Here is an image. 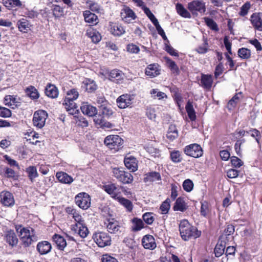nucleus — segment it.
I'll list each match as a JSON object with an SVG mask.
<instances>
[{"instance_id":"nucleus-1","label":"nucleus","mask_w":262,"mask_h":262,"mask_svg":"<svg viewBox=\"0 0 262 262\" xmlns=\"http://www.w3.org/2000/svg\"><path fill=\"white\" fill-rule=\"evenodd\" d=\"M179 231L181 236L184 241L190 238H196L201 235V231L189 224L186 220L181 221L179 224Z\"/></svg>"},{"instance_id":"nucleus-2","label":"nucleus","mask_w":262,"mask_h":262,"mask_svg":"<svg viewBox=\"0 0 262 262\" xmlns=\"http://www.w3.org/2000/svg\"><path fill=\"white\" fill-rule=\"evenodd\" d=\"M16 231L24 247H28L38 239L35 231L32 228L23 227L21 226L16 227Z\"/></svg>"},{"instance_id":"nucleus-3","label":"nucleus","mask_w":262,"mask_h":262,"mask_svg":"<svg viewBox=\"0 0 262 262\" xmlns=\"http://www.w3.org/2000/svg\"><path fill=\"white\" fill-rule=\"evenodd\" d=\"M79 93L75 89H71L67 92V96L65 98L63 104L69 114L73 115L76 112L77 107L74 100L77 99Z\"/></svg>"},{"instance_id":"nucleus-4","label":"nucleus","mask_w":262,"mask_h":262,"mask_svg":"<svg viewBox=\"0 0 262 262\" xmlns=\"http://www.w3.org/2000/svg\"><path fill=\"white\" fill-rule=\"evenodd\" d=\"M188 10L193 15L204 13L206 11L205 3L203 0H194L187 5Z\"/></svg>"},{"instance_id":"nucleus-5","label":"nucleus","mask_w":262,"mask_h":262,"mask_svg":"<svg viewBox=\"0 0 262 262\" xmlns=\"http://www.w3.org/2000/svg\"><path fill=\"white\" fill-rule=\"evenodd\" d=\"M48 116L45 111L40 110L35 111L33 118V125L38 128H42L45 125Z\"/></svg>"},{"instance_id":"nucleus-6","label":"nucleus","mask_w":262,"mask_h":262,"mask_svg":"<svg viewBox=\"0 0 262 262\" xmlns=\"http://www.w3.org/2000/svg\"><path fill=\"white\" fill-rule=\"evenodd\" d=\"M104 142L109 148L117 151L122 145L123 141L118 135H110L105 138Z\"/></svg>"},{"instance_id":"nucleus-7","label":"nucleus","mask_w":262,"mask_h":262,"mask_svg":"<svg viewBox=\"0 0 262 262\" xmlns=\"http://www.w3.org/2000/svg\"><path fill=\"white\" fill-rule=\"evenodd\" d=\"M114 176L120 182L124 184H129L133 180V176L129 172L114 168L113 170Z\"/></svg>"},{"instance_id":"nucleus-8","label":"nucleus","mask_w":262,"mask_h":262,"mask_svg":"<svg viewBox=\"0 0 262 262\" xmlns=\"http://www.w3.org/2000/svg\"><path fill=\"white\" fill-rule=\"evenodd\" d=\"M93 238L98 246L100 247H104L111 244V238L106 233L99 232L93 235Z\"/></svg>"},{"instance_id":"nucleus-9","label":"nucleus","mask_w":262,"mask_h":262,"mask_svg":"<svg viewBox=\"0 0 262 262\" xmlns=\"http://www.w3.org/2000/svg\"><path fill=\"white\" fill-rule=\"evenodd\" d=\"M184 152L186 155L195 158H199L203 155L202 147L200 145L195 143L185 146Z\"/></svg>"},{"instance_id":"nucleus-10","label":"nucleus","mask_w":262,"mask_h":262,"mask_svg":"<svg viewBox=\"0 0 262 262\" xmlns=\"http://www.w3.org/2000/svg\"><path fill=\"white\" fill-rule=\"evenodd\" d=\"M76 204L83 209H87L91 205V199L86 193H79L75 196Z\"/></svg>"},{"instance_id":"nucleus-11","label":"nucleus","mask_w":262,"mask_h":262,"mask_svg":"<svg viewBox=\"0 0 262 262\" xmlns=\"http://www.w3.org/2000/svg\"><path fill=\"white\" fill-rule=\"evenodd\" d=\"M0 202L3 206L10 207L14 205L15 200L10 192L3 191L0 193Z\"/></svg>"},{"instance_id":"nucleus-12","label":"nucleus","mask_w":262,"mask_h":262,"mask_svg":"<svg viewBox=\"0 0 262 262\" xmlns=\"http://www.w3.org/2000/svg\"><path fill=\"white\" fill-rule=\"evenodd\" d=\"M121 19L126 23H130L135 20L137 16L135 13L128 7H124L120 13Z\"/></svg>"},{"instance_id":"nucleus-13","label":"nucleus","mask_w":262,"mask_h":262,"mask_svg":"<svg viewBox=\"0 0 262 262\" xmlns=\"http://www.w3.org/2000/svg\"><path fill=\"white\" fill-rule=\"evenodd\" d=\"M133 96L129 94L122 95L117 99L118 106L120 108H125L133 103Z\"/></svg>"},{"instance_id":"nucleus-14","label":"nucleus","mask_w":262,"mask_h":262,"mask_svg":"<svg viewBox=\"0 0 262 262\" xmlns=\"http://www.w3.org/2000/svg\"><path fill=\"white\" fill-rule=\"evenodd\" d=\"M250 20L255 29L262 31V13H253L250 16Z\"/></svg>"},{"instance_id":"nucleus-15","label":"nucleus","mask_w":262,"mask_h":262,"mask_svg":"<svg viewBox=\"0 0 262 262\" xmlns=\"http://www.w3.org/2000/svg\"><path fill=\"white\" fill-rule=\"evenodd\" d=\"M105 224L107 230L112 234L117 233L120 230V226L118 222L114 219H108Z\"/></svg>"},{"instance_id":"nucleus-16","label":"nucleus","mask_w":262,"mask_h":262,"mask_svg":"<svg viewBox=\"0 0 262 262\" xmlns=\"http://www.w3.org/2000/svg\"><path fill=\"white\" fill-rule=\"evenodd\" d=\"M80 109L83 114L89 117H93L97 113L96 107L89 104L88 102L83 103Z\"/></svg>"},{"instance_id":"nucleus-17","label":"nucleus","mask_w":262,"mask_h":262,"mask_svg":"<svg viewBox=\"0 0 262 262\" xmlns=\"http://www.w3.org/2000/svg\"><path fill=\"white\" fill-rule=\"evenodd\" d=\"M161 69L157 63L148 65L145 69V74L150 77H155L160 74Z\"/></svg>"},{"instance_id":"nucleus-18","label":"nucleus","mask_w":262,"mask_h":262,"mask_svg":"<svg viewBox=\"0 0 262 262\" xmlns=\"http://www.w3.org/2000/svg\"><path fill=\"white\" fill-rule=\"evenodd\" d=\"M20 99L16 96L12 95H7L4 98V102L6 105L14 109L20 105Z\"/></svg>"},{"instance_id":"nucleus-19","label":"nucleus","mask_w":262,"mask_h":262,"mask_svg":"<svg viewBox=\"0 0 262 262\" xmlns=\"http://www.w3.org/2000/svg\"><path fill=\"white\" fill-rule=\"evenodd\" d=\"M104 190L111 196L117 200L120 196L121 193L120 188L117 187L114 184H108L104 186Z\"/></svg>"},{"instance_id":"nucleus-20","label":"nucleus","mask_w":262,"mask_h":262,"mask_svg":"<svg viewBox=\"0 0 262 262\" xmlns=\"http://www.w3.org/2000/svg\"><path fill=\"white\" fill-rule=\"evenodd\" d=\"M142 244L144 248L154 249L156 247L154 237L151 235H145L142 239Z\"/></svg>"},{"instance_id":"nucleus-21","label":"nucleus","mask_w":262,"mask_h":262,"mask_svg":"<svg viewBox=\"0 0 262 262\" xmlns=\"http://www.w3.org/2000/svg\"><path fill=\"white\" fill-rule=\"evenodd\" d=\"M125 166L132 172L136 171L138 169V164L136 159L133 157L129 156L125 157L124 160Z\"/></svg>"},{"instance_id":"nucleus-22","label":"nucleus","mask_w":262,"mask_h":262,"mask_svg":"<svg viewBox=\"0 0 262 262\" xmlns=\"http://www.w3.org/2000/svg\"><path fill=\"white\" fill-rule=\"evenodd\" d=\"M108 76L111 80L120 83L123 80L124 74L122 71L114 69L110 72Z\"/></svg>"},{"instance_id":"nucleus-23","label":"nucleus","mask_w":262,"mask_h":262,"mask_svg":"<svg viewBox=\"0 0 262 262\" xmlns=\"http://www.w3.org/2000/svg\"><path fill=\"white\" fill-rule=\"evenodd\" d=\"M36 248L41 255H43L50 252L52 246L49 242L47 241H42L37 244Z\"/></svg>"},{"instance_id":"nucleus-24","label":"nucleus","mask_w":262,"mask_h":262,"mask_svg":"<svg viewBox=\"0 0 262 262\" xmlns=\"http://www.w3.org/2000/svg\"><path fill=\"white\" fill-rule=\"evenodd\" d=\"M86 35L91 39L92 42L95 43H98L101 39V36L100 33L92 28H90L86 30Z\"/></svg>"},{"instance_id":"nucleus-25","label":"nucleus","mask_w":262,"mask_h":262,"mask_svg":"<svg viewBox=\"0 0 262 262\" xmlns=\"http://www.w3.org/2000/svg\"><path fill=\"white\" fill-rule=\"evenodd\" d=\"M5 238L6 242L11 246H14L17 244L18 238L14 232L12 230H9L6 232Z\"/></svg>"},{"instance_id":"nucleus-26","label":"nucleus","mask_w":262,"mask_h":262,"mask_svg":"<svg viewBox=\"0 0 262 262\" xmlns=\"http://www.w3.org/2000/svg\"><path fill=\"white\" fill-rule=\"evenodd\" d=\"M56 177L60 183L63 184H70L73 181V179L72 177L62 171L57 172L56 174Z\"/></svg>"},{"instance_id":"nucleus-27","label":"nucleus","mask_w":262,"mask_h":262,"mask_svg":"<svg viewBox=\"0 0 262 262\" xmlns=\"http://www.w3.org/2000/svg\"><path fill=\"white\" fill-rule=\"evenodd\" d=\"M17 26L20 32L26 33L31 29L32 25L26 18H21L17 22Z\"/></svg>"},{"instance_id":"nucleus-28","label":"nucleus","mask_w":262,"mask_h":262,"mask_svg":"<svg viewBox=\"0 0 262 262\" xmlns=\"http://www.w3.org/2000/svg\"><path fill=\"white\" fill-rule=\"evenodd\" d=\"M83 16L84 20L86 23L96 25L98 23V18L97 16L91 12L90 11H85L83 12Z\"/></svg>"},{"instance_id":"nucleus-29","label":"nucleus","mask_w":262,"mask_h":262,"mask_svg":"<svg viewBox=\"0 0 262 262\" xmlns=\"http://www.w3.org/2000/svg\"><path fill=\"white\" fill-rule=\"evenodd\" d=\"M110 32L114 36H120L124 34L125 31L122 25L114 24L111 25Z\"/></svg>"},{"instance_id":"nucleus-30","label":"nucleus","mask_w":262,"mask_h":262,"mask_svg":"<svg viewBox=\"0 0 262 262\" xmlns=\"http://www.w3.org/2000/svg\"><path fill=\"white\" fill-rule=\"evenodd\" d=\"M73 229L77 231L78 234L82 238H85L89 234V230L85 223L81 224L80 225L73 226Z\"/></svg>"},{"instance_id":"nucleus-31","label":"nucleus","mask_w":262,"mask_h":262,"mask_svg":"<svg viewBox=\"0 0 262 262\" xmlns=\"http://www.w3.org/2000/svg\"><path fill=\"white\" fill-rule=\"evenodd\" d=\"M187 206L184 199L181 197L178 198L174 203L173 210L174 211L184 212L187 209Z\"/></svg>"},{"instance_id":"nucleus-32","label":"nucleus","mask_w":262,"mask_h":262,"mask_svg":"<svg viewBox=\"0 0 262 262\" xmlns=\"http://www.w3.org/2000/svg\"><path fill=\"white\" fill-rule=\"evenodd\" d=\"M212 77L211 75L203 74L201 80L202 86L206 89H210L212 84Z\"/></svg>"},{"instance_id":"nucleus-33","label":"nucleus","mask_w":262,"mask_h":262,"mask_svg":"<svg viewBox=\"0 0 262 262\" xmlns=\"http://www.w3.org/2000/svg\"><path fill=\"white\" fill-rule=\"evenodd\" d=\"M53 239L54 242L57 245L58 249L63 250L67 246V242L66 239L62 236L58 234H54L53 236Z\"/></svg>"},{"instance_id":"nucleus-34","label":"nucleus","mask_w":262,"mask_h":262,"mask_svg":"<svg viewBox=\"0 0 262 262\" xmlns=\"http://www.w3.org/2000/svg\"><path fill=\"white\" fill-rule=\"evenodd\" d=\"M46 95L50 98H55L58 96V90L55 85L49 84L45 89Z\"/></svg>"},{"instance_id":"nucleus-35","label":"nucleus","mask_w":262,"mask_h":262,"mask_svg":"<svg viewBox=\"0 0 262 262\" xmlns=\"http://www.w3.org/2000/svg\"><path fill=\"white\" fill-rule=\"evenodd\" d=\"M26 172L30 180L33 182L35 179L38 177V173L36 167L34 166H30L26 168Z\"/></svg>"},{"instance_id":"nucleus-36","label":"nucleus","mask_w":262,"mask_h":262,"mask_svg":"<svg viewBox=\"0 0 262 262\" xmlns=\"http://www.w3.org/2000/svg\"><path fill=\"white\" fill-rule=\"evenodd\" d=\"M164 59L166 61L167 66L170 69L172 73L176 75H179L180 73V70L176 62L168 57H166Z\"/></svg>"},{"instance_id":"nucleus-37","label":"nucleus","mask_w":262,"mask_h":262,"mask_svg":"<svg viewBox=\"0 0 262 262\" xmlns=\"http://www.w3.org/2000/svg\"><path fill=\"white\" fill-rule=\"evenodd\" d=\"M185 108L190 119L191 121H194L196 119L195 112L193 108L192 103L189 100L187 102Z\"/></svg>"},{"instance_id":"nucleus-38","label":"nucleus","mask_w":262,"mask_h":262,"mask_svg":"<svg viewBox=\"0 0 262 262\" xmlns=\"http://www.w3.org/2000/svg\"><path fill=\"white\" fill-rule=\"evenodd\" d=\"M177 13L182 17L190 18V13L184 7L182 4L178 3L176 6Z\"/></svg>"},{"instance_id":"nucleus-39","label":"nucleus","mask_w":262,"mask_h":262,"mask_svg":"<svg viewBox=\"0 0 262 262\" xmlns=\"http://www.w3.org/2000/svg\"><path fill=\"white\" fill-rule=\"evenodd\" d=\"M3 3L9 9L21 6V2L19 0H3Z\"/></svg>"},{"instance_id":"nucleus-40","label":"nucleus","mask_w":262,"mask_h":262,"mask_svg":"<svg viewBox=\"0 0 262 262\" xmlns=\"http://www.w3.org/2000/svg\"><path fill=\"white\" fill-rule=\"evenodd\" d=\"M94 121L96 125H99L100 127L103 128H110L112 126V124L110 122L106 121L103 117L101 116L95 117L94 119Z\"/></svg>"},{"instance_id":"nucleus-41","label":"nucleus","mask_w":262,"mask_h":262,"mask_svg":"<svg viewBox=\"0 0 262 262\" xmlns=\"http://www.w3.org/2000/svg\"><path fill=\"white\" fill-rule=\"evenodd\" d=\"M27 95L32 99H37L39 97V94L36 89L33 86H30L26 90Z\"/></svg>"},{"instance_id":"nucleus-42","label":"nucleus","mask_w":262,"mask_h":262,"mask_svg":"<svg viewBox=\"0 0 262 262\" xmlns=\"http://www.w3.org/2000/svg\"><path fill=\"white\" fill-rule=\"evenodd\" d=\"M52 10L55 18H59L64 15V9L59 5H53Z\"/></svg>"},{"instance_id":"nucleus-43","label":"nucleus","mask_w":262,"mask_h":262,"mask_svg":"<svg viewBox=\"0 0 262 262\" xmlns=\"http://www.w3.org/2000/svg\"><path fill=\"white\" fill-rule=\"evenodd\" d=\"M146 177L144 178V181L153 182L161 179V176L159 172L153 171L148 172L146 174Z\"/></svg>"},{"instance_id":"nucleus-44","label":"nucleus","mask_w":262,"mask_h":262,"mask_svg":"<svg viewBox=\"0 0 262 262\" xmlns=\"http://www.w3.org/2000/svg\"><path fill=\"white\" fill-rule=\"evenodd\" d=\"M85 90L89 93H92L97 89V85L94 81L86 79L83 82Z\"/></svg>"},{"instance_id":"nucleus-45","label":"nucleus","mask_w":262,"mask_h":262,"mask_svg":"<svg viewBox=\"0 0 262 262\" xmlns=\"http://www.w3.org/2000/svg\"><path fill=\"white\" fill-rule=\"evenodd\" d=\"M237 54L238 56L242 59H248L251 57V51L246 48L239 49Z\"/></svg>"},{"instance_id":"nucleus-46","label":"nucleus","mask_w":262,"mask_h":262,"mask_svg":"<svg viewBox=\"0 0 262 262\" xmlns=\"http://www.w3.org/2000/svg\"><path fill=\"white\" fill-rule=\"evenodd\" d=\"M117 200L124 207H125L128 211H131L133 209V204L130 201L124 198L119 196Z\"/></svg>"},{"instance_id":"nucleus-47","label":"nucleus","mask_w":262,"mask_h":262,"mask_svg":"<svg viewBox=\"0 0 262 262\" xmlns=\"http://www.w3.org/2000/svg\"><path fill=\"white\" fill-rule=\"evenodd\" d=\"M132 230L138 231L144 227V223L141 219L134 218L133 221Z\"/></svg>"},{"instance_id":"nucleus-48","label":"nucleus","mask_w":262,"mask_h":262,"mask_svg":"<svg viewBox=\"0 0 262 262\" xmlns=\"http://www.w3.org/2000/svg\"><path fill=\"white\" fill-rule=\"evenodd\" d=\"M204 43L203 45L199 46L195 51L199 54H205L208 51V43L207 38H203Z\"/></svg>"},{"instance_id":"nucleus-49","label":"nucleus","mask_w":262,"mask_h":262,"mask_svg":"<svg viewBox=\"0 0 262 262\" xmlns=\"http://www.w3.org/2000/svg\"><path fill=\"white\" fill-rule=\"evenodd\" d=\"M225 245L222 243H217L215 247L214 252L216 257H220L224 253Z\"/></svg>"},{"instance_id":"nucleus-50","label":"nucleus","mask_w":262,"mask_h":262,"mask_svg":"<svg viewBox=\"0 0 262 262\" xmlns=\"http://www.w3.org/2000/svg\"><path fill=\"white\" fill-rule=\"evenodd\" d=\"M205 22L206 24L209 27L211 30L217 31H219V28L216 23L211 18L208 17H205Z\"/></svg>"},{"instance_id":"nucleus-51","label":"nucleus","mask_w":262,"mask_h":262,"mask_svg":"<svg viewBox=\"0 0 262 262\" xmlns=\"http://www.w3.org/2000/svg\"><path fill=\"white\" fill-rule=\"evenodd\" d=\"M170 159L174 163H179L182 161L181 153L179 150H173L170 152Z\"/></svg>"},{"instance_id":"nucleus-52","label":"nucleus","mask_w":262,"mask_h":262,"mask_svg":"<svg viewBox=\"0 0 262 262\" xmlns=\"http://www.w3.org/2000/svg\"><path fill=\"white\" fill-rule=\"evenodd\" d=\"M170 209V200L167 199L160 206V210L162 214H166L168 213Z\"/></svg>"},{"instance_id":"nucleus-53","label":"nucleus","mask_w":262,"mask_h":262,"mask_svg":"<svg viewBox=\"0 0 262 262\" xmlns=\"http://www.w3.org/2000/svg\"><path fill=\"white\" fill-rule=\"evenodd\" d=\"M239 98L238 97V94H235L232 98L229 101L228 103L227 107L229 110H232L234 108L239 101Z\"/></svg>"},{"instance_id":"nucleus-54","label":"nucleus","mask_w":262,"mask_h":262,"mask_svg":"<svg viewBox=\"0 0 262 262\" xmlns=\"http://www.w3.org/2000/svg\"><path fill=\"white\" fill-rule=\"evenodd\" d=\"M183 189L187 192H190L193 188V183L190 179L185 180L183 183Z\"/></svg>"},{"instance_id":"nucleus-55","label":"nucleus","mask_w":262,"mask_h":262,"mask_svg":"<svg viewBox=\"0 0 262 262\" xmlns=\"http://www.w3.org/2000/svg\"><path fill=\"white\" fill-rule=\"evenodd\" d=\"M251 5L249 2H246L245 3L241 8V10L239 12V14L242 16L246 15L250 8Z\"/></svg>"},{"instance_id":"nucleus-56","label":"nucleus","mask_w":262,"mask_h":262,"mask_svg":"<svg viewBox=\"0 0 262 262\" xmlns=\"http://www.w3.org/2000/svg\"><path fill=\"white\" fill-rule=\"evenodd\" d=\"M143 219L144 222L148 225L151 224L154 221V216L152 213L151 212H146L144 213L143 215Z\"/></svg>"},{"instance_id":"nucleus-57","label":"nucleus","mask_w":262,"mask_h":262,"mask_svg":"<svg viewBox=\"0 0 262 262\" xmlns=\"http://www.w3.org/2000/svg\"><path fill=\"white\" fill-rule=\"evenodd\" d=\"M101 113L102 115L107 117L113 114L112 110L110 107L104 106V105L101 106Z\"/></svg>"},{"instance_id":"nucleus-58","label":"nucleus","mask_w":262,"mask_h":262,"mask_svg":"<svg viewBox=\"0 0 262 262\" xmlns=\"http://www.w3.org/2000/svg\"><path fill=\"white\" fill-rule=\"evenodd\" d=\"M72 218L74 219L76 222L75 224L73 226L80 225L84 223L82 216L77 211L74 213V215H73Z\"/></svg>"},{"instance_id":"nucleus-59","label":"nucleus","mask_w":262,"mask_h":262,"mask_svg":"<svg viewBox=\"0 0 262 262\" xmlns=\"http://www.w3.org/2000/svg\"><path fill=\"white\" fill-rule=\"evenodd\" d=\"M11 116V111L6 107L0 106V116L4 118L10 117Z\"/></svg>"},{"instance_id":"nucleus-60","label":"nucleus","mask_w":262,"mask_h":262,"mask_svg":"<svg viewBox=\"0 0 262 262\" xmlns=\"http://www.w3.org/2000/svg\"><path fill=\"white\" fill-rule=\"evenodd\" d=\"M127 51L130 53L137 54L140 51L139 47L133 43L129 44L126 48Z\"/></svg>"},{"instance_id":"nucleus-61","label":"nucleus","mask_w":262,"mask_h":262,"mask_svg":"<svg viewBox=\"0 0 262 262\" xmlns=\"http://www.w3.org/2000/svg\"><path fill=\"white\" fill-rule=\"evenodd\" d=\"M231 162L232 165L235 167H239L243 164L241 159L234 156L231 158Z\"/></svg>"},{"instance_id":"nucleus-62","label":"nucleus","mask_w":262,"mask_h":262,"mask_svg":"<svg viewBox=\"0 0 262 262\" xmlns=\"http://www.w3.org/2000/svg\"><path fill=\"white\" fill-rule=\"evenodd\" d=\"M239 171L234 169H230L227 171V176L229 178L233 179L238 176Z\"/></svg>"},{"instance_id":"nucleus-63","label":"nucleus","mask_w":262,"mask_h":262,"mask_svg":"<svg viewBox=\"0 0 262 262\" xmlns=\"http://www.w3.org/2000/svg\"><path fill=\"white\" fill-rule=\"evenodd\" d=\"M146 114L147 117L151 120L154 119L156 118L155 111L152 108L148 107L146 110Z\"/></svg>"},{"instance_id":"nucleus-64","label":"nucleus","mask_w":262,"mask_h":262,"mask_svg":"<svg viewBox=\"0 0 262 262\" xmlns=\"http://www.w3.org/2000/svg\"><path fill=\"white\" fill-rule=\"evenodd\" d=\"M102 262H118L117 259L115 258L108 255L107 254H105L103 255L102 258Z\"/></svg>"}]
</instances>
